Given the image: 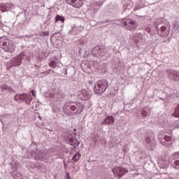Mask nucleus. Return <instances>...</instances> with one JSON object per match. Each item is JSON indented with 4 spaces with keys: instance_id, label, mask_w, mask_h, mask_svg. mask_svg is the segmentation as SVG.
<instances>
[{
    "instance_id": "nucleus-1",
    "label": "nucleus",
    "mask_w": 179,
    "mask_h": 179,
    "mask_svg": "<svg viewBox=\"0 0 179 179\" xmlns=\"http://www.w3.org/2000/svg\"><path fill=\"white\" fill-rule=\"evenodd\" d=\"M63 111L67 115H72L73 113L74 114H80L83 111V105L79 102L66 101L63 106Z\"/></svg>"
},
{
    "instance_id": "nucleus-2",
    "label": "nucleus",
    "mask_w": 179,
    "mask_h": 179,
    "mask_svg": "<svg viewBox=\"0 0 179 179\" xmlns=\"http://www.w3.org/2000/svg\"><path fill=\"white\" fill-rule=\"evenodd\" d=\"M50 156L51 154L50 153L49 150H31V151H29L27 154V157L28 159H31L34 157L35 160H40L41 162H45V160H48L50 159Z\"/></svg>"
},
{
    "instance_id": "nucleus-3",
    "label": "nucleus",
    "mask_w": 179,
    "mask_h": 179,
    "mask_svg": "<svg viewBox=\"0 0 179 179\" xmlns=\"http://www.w3.org/2000/svg\"><path fill=\"white\" fill-rule=\"evenodd\" d=\"M0 47L3 51L10 52V54L15 52V50H16V45H15V43L6 38V36L0 37Z\"/></svg>"
},
{
    "instance_id": "nucleus-4",
    "label": "nucleus",
    "mask_w": 179,
    "mask_h": 179,
    "mask_svg": "<svg viewBox=\"0 0 179 179\" xmlns=\"http://www.w3.org/2000/svg\"><path fill=\"white\" fill-rule=\"evenodd\" d=\"M108 87V81L101 80L96 83L94 87V91L96 94H103Z\"/></svg>"
},
{
    "instance_id": "nucleus-5",
    "label": "nucleus",
    "mask_w": 179,
    "mask_h": 179,
    "mask_svg": "<svg viewBox=\"0 0 179 179\" xmlns=\"http://www.w3.org/2000/svg\"><path fill=\"white\" fill-rule=\"evenodd\" d=\"M14 100H15V101H23V103L30 104L33 100V96H31L30 93L17 94L14 96Z\"/></svg>"
},
{
    "instance_id": "nucleus-6",
    "label": "nucleus",
    "mask_w": 179,
    "mask_h": 179,
    "mask_svg": "<svg viewBox=\"0 0 179 179\" xmlns=\"http://www.w3.org/2000/svg\"><path fill=\"white\" fill-rule=\"evenodd\" d=\"M122 24L126 30H130V31H134L138 27V23L129 18H124L122 20Z\"/></svg>"
},
{
    "instance_id": "nucleus-7",
    "label": "nucleus",
    "mask_w": 179,
    "mask_h": 179,
    "mask_svg": "<svg viewBox=\"0 0 179 179\" xmlns=\"http://www.w3.org/2000/svg\"><path fill=\"white\" fill-rule=\"evenodd\" d=\"M46 97H48L50 101H52L53 103H55V101H61L62 93L59 90H50L46 94Z\"/></svg>"
},
{
    "instance_id": "nucleus-8",
    "label": "nucleus",
    "mask_w": 179,
    "mask_h": 179,
    "mask_svg": "<svg viewBox=\"0 0 179 179\" xmlns=\"http://www.w3.org/2000/svg\"><path fill=\"white\" fill-rule=\"evenodd\" d=\"M24 53L21 52L17 56L13 58L9 62L8 68H12L13 66H20L22 65V62H23V59H24Z\"/></svg>"
},
{
    "instance_id": "nucleus-9",
    "label": "nucleus",
    "mask_w": 179,
    "mask_h": 179,
    "mask_svg": "<svg viewBox=\"0 0 179 179\" xmlns=\"http://www.w3.org/2000/svg\"><path fill=\"white\" fill-rule=\"evenodd\" d=\"M169 162L173 169H178L179 170V152L172 154L169 157Z\"/></svg>"
},
{
    "instance_id": "nucleus-10",
    "label": "nucleus",
    "mask_w": 179,
    "mask_h": 179,
    "mask_svg": "<svg viewBox=\"0 0 179 179\" xmlns=\"http://www.w3.org/2000/svg\"><path fill=\"white\" fill-rule=\"evenodd\" d=\"M113 173L114 174V177H116V178L120 179L123 176H125L127 173H128V169L126 168H122L121 166H115L113 169Z\"/></svg>"
},
{
    "instance_id": "nucleus-11",
    "label": "nucleus",
    "mask_w": 179,
    "mask_h": 179,
    "mask_svg": "<svg viewBox=\"0 0 179 179\" xmlns=\"http://www.w3.org/2000/svg\"><path fill=\"white\" fill-rule=\"evenodd\" d=\"M107 54V49L101 48L100 46H96L92 49V55L94 57H104Z\"/></svg>"
},
{
    "instance_id": "nucleus-12",
    "label": "nucleus",
    "mask_w": 179,
    "mask_h": 179,
    "mask_svg": "<svg viewBox=\"0 0 179 179\" xmlns=\"http://www.w3.org/2000/svg\"><path fill=\"white\" fill-rule=\"evenodd\" d=\"M104 1L105 0H99V1H94V3H91V7L90 8V12H92V13H97Z\"/></svg>"
},
{
    "instance_id": "nucleus-13",
    "label": "nucleus",
    "mask_w": 179,
    "mask_h": 179,
    "mask_svg": "<svg viewBox=\"0 0 179 179\" xmlns=\"http://www.w3.org/2000/svg\"><path fill=\"white\" fill-rule=\"evenodd\" d=\"M155 29L160 37H169V34H170V29H167L166 27H161L160 29L156 27Z\"/></svg>"
},
{
    "instance_id": "nucleus-14",
    "label": "nucleus",
    "mask_w": 179,
    "mask_h": 179,
    "mask_svg": "<svg viewBox=\"0 0 179 179\" xmlns=\"http://www.w3.org/2000/svg\"><path fill=\"white\" fill-rule=\"evenodd\" d=\"M92 96V92L90 91H87L86 90H81L78 92V97L80 100H89Z\"/></svg>"
},
{
    "instance_id": "nucleus-15",
    "label": "nucleus",
    "mask_w": 179,
    "mask_h": 179,
    "mask_svg": "<svg viewBox=\"0 0 179 179\" xmlns=\"http://www.w3.org/2000/svg\"><path fill=\"white\" fill-rule=\"evenodd\" d=\"M15 8V5L12 3H6L0 4V12H9Z\"/></svg>"
},
{
    "instance_id": "nucleus-16",
    "label": "nucleus",
    "mask_w": 179,
    "mask_h": 179,
    "mask_svg": "<svg viewBox=\"0 0 179 179\" xmlns=\"http://www.w3.org/2000/svg\"><path fill=\"white\" fill-rule=\"evenodd\" d=\"M168 76L171 80H179V72L174 69L167 70Z\"/></svg>"
},
{
    "instance_id": "nucleus-17",
    "label": "nucleus",
    "mask_w": 179,
    "mask_h": 179,
    "mask_svg": "<svg viewBox=\"0 0 179 179\" xmlns=\"http://www.w3.org/2000/svg\"><path fill=\"white\" fill-rule=\"evenodd\" d=\"M66 2L74 8H80L83 5V0H66Z\"/></svg>"
},
{
    "instance_id": "nucleus-18",
    "label": "nucleus",
    "mask_w": 179,
    "mask_h": 179,
    "mask_svg": "<svg viewBox=\"0 0 179 179\" xmlns=\"http://www.w3.org/2000/svg\"><path fill=\"white\" fill-rule=\"evenodd\" d=\"M83 30V27L82 26H74L69 31V34L73 36H78L80 31Z\"/></svg>"
},
{
    "instance_id": "nucleus-19",
    "label": "nucleus",
    "mask_w": 179,
    "mask_h": 179,
    "mask_svg": "<svg viewBox=\"0 0 179 179\" xmlns=\"http://www.w3.org/2000/svg\"><path fill=\"white\" fill-rule=\"evenodd\" d=\"M12 92H13V89L9 87V85H3L0 86V93L1 94H8V93H12Z\"/></svg>"
},
{
    "instance_id": "nucleus-20",
    "label": "nucleus",
    "mask_w": 179,
    "mask_h": 179,
    "mask_svg": "<svg viewBox=\"0 0 179 179\" xmlns=\"http://www.w3.org/2000/svg\"><path fill=\"white\" fill-rule=\"evenodd\" d=\"M101 124L103 125H113L114 124V117L113 116H107Z\"/></svg>"
},
{
    "instance_id": "nucleus-21",
    "label": "nucleus",
    "mask_w": 179,
    "mask_h": 179,
    "mask_svg": "<svg viewBox=\"0 0 179 179\" xmlns=\"http://www.w3.org/2000/svg\"><path fill=\"white\" fill-rule=\"evenodd\" d=\"M68 143L71 146H73V148H76L77 146H79V145H80V143H79V141H78V139L73 137L70 138L69 139Z\"/></svg>"
},
{
    "instance_id": "nucleus-22",
    "label": "nucleus",
    "mask_w": 179,
    "mask_h": 179,
    "mask_svg": "<svg viewBox=\"0 0 179 179\" xmlns=\"http://www.w3.org/2000/svg\"><path fill=\"white\" fill-rule=\"evenodd\" d=\"M143 143L145 145V146H152V138H150V135L145 137V140L143 141Z\"/></svg>"
},
{
    "instance_id": "nucleus-23",
    "label": "nucleus",
    "mask_w": 179,
    "mask_h": 179,
    "mask_svg": "<svg viewBox=\"0 0 179 179\" xmlns=\"http://www.w3.org/2000/svg\"><path fill=\"white\" fill-rule=\"evenodd\" d=\"M58 22H61V23H64V22H65V17L59 15H57L55 17V22L57 23Z\"/></svg>"
},
{
    "instance_id": "nucleus-24",
    "label": "nucleus",
    "mask_w": 179,
    "mask_h": 179,
    "mask_svg": "<svg viewBox=\"0 0 179 179\" xmlns=\"http://www.w3.org/2000/svg\"><path fill=\"white\" fill-rule=\"evenodd\" d=\"M141 114L143 117H147V115H149V114H150V110H149V108L145 107L141 112Z\"/></svg>"
},
{
    "instance_id": "nucleus-25",
    "label": "nucleus",
    "mask_w": 179,
    "mask_h": 179,
    "mask_svg": "<svg viewBox=\"0 0 179 179\" xmlns=\"http://www.w3.org/2000/svg\"><path fill=\"white\" fill-rule=\"evenodd\" d=\"M172 115L175 117V118H179V104H177L175 111L172 113Z\"/></svg>"
},
{
    "instance_id": "nucleus-26",
    "label": "nucleus",
    "mask_w": 179,
    "mask_h": 179,
    "mask_svg": "<svg viewBox=\"0 0 179 179\" xmlns=\"http://www.w3.org/2000/svg\"><path fill=\"white\" fill-rule=\"evenodd\" d=\"M79 159H80V153L78 152L74 155V156L72 158V160L74 163H76V162H78Z\"/></svg>"
},
{
    "instance_id": "nucleus-27",
    "label": "nucleus",
    "mask_w": 179,
    "mask_h": 179,
    "mask_svg": "<svg viewBox=\"0 0 179 179\" xmlns=\"http://www.w3.org/2000/svg\"><path fill=\"white\" fill-rule=\"evenodd\" d=\"M145 6V4L142 3V1L139 0L138 3L135 6L136 10H139V9H141V8H143Z\"/></svg>"
},
{
    "instance_id": "nucleus-28",
    "label": "nucleus",
    "mask_w": 179,
    "mask_h": 179,
    "mask_svg": "<svg viewBox=\"0 0 179 179\" xmlns=\"http://www.w3.org/2000/svg\"><path fill=\"white\" fill-rule=\"evenodd\" d=\"M159 141L161 142L162 145L166 146V148H170V146H171V143H166V141H163L162 138H159Z\"/></svg>"
},
{
    "instance_id": "nucleus-29",
    "label": "nucleus",
    "mask_w": 179,
    "mask_h": 179,
    "mask_svg": "<svg viewBox=\"0 0 179 179\" xmlns=\"http://www.w3.org/2000/svg\"><path fill=\"white\" fill-rule=\"evenodd\" d=\"M49 66H50V68H57V63L55 62V61L52 60L50 63H49Z\"/></svg>"
},
{
    "instance_id": "nucleus-30",
    "label": "nucleus",
    "mask_w": 179,
    "mask_h": 179,
    "mask_svg": "<svg viewBox=\"0 0 179 179\" xmlns=\"http://www.w3.org/2000/svg\"><path fill=\"white\" fill-rule=\"evenodd\" d=\"M164 141H165V142H171V136H164Z\"/></svg>"
},
{
    "instance_id": "nucleus-31",
    "label": "nucleus",
    "mask_w": 179,
    "mask_h": 179,
    "mask_svg": "<svg viewBox=\"0 0 179 179\" xmlns=\"http://www.w3.org/2000/svg\"><path fill=\"white\" fill-rule=\"evenodd\" d=\"M124 8H126V9H132V6H134V4H132V3H126L124 6Z\"/></svg>"
},
{
    "instance_id": "nucleus-32",
    "label": "nucleus",
    "mask_w": 179,
    "mask_h": 179,
    "mask_svg": "<svg viewBox=\"0 0 179 179\" xmlns=\"http://www.w3.org/2000/svg\"><path fill=\"white\" fill-rule=\"evenodd\" d=\"M99 23L100 24H107V23H110V20H106L105 21L100 22Z\"/></svg>"
},
{
    "instance_id": "nucleus-33",
    "label": "nucleus",
    "mask_w": 179,
    "mask_h": 179,
    "mask_svg": "<svg viewBox=\"0 0 179 179\" xmlns=\"http://www.w3.org/2000/svg\"><path fill=\"white\" fill-rule=\"evenodd\" d=\"M29 149H37V145H36L35 144H31L29 146Z\"/></svg>"
},
{
    "instance_id": "nucleus-34",
    "label": "nucleus",
    "mask_w": 179,
    "mask_h": 179,
    "mask_svg": "<svg viewBox=\"0 0 179 179\" xmlns=\"http://www.w3.org/2000/svg\"><path fill=\"white\" fill-rule=\"evenodd\" d=\"M42 34H43V36H47L50 35V32H48V31H43V32H42Z\"/></svg>"
},
{
    "instance_id": "nucleus-35",
    "label": "nucleus",
    "mask_w": 179,
    "mask_h": 179,
    "mask_svg": "<svg viewBox=\"0 0 179 179\" xmlns=\"http://www.w3.org/2000/svg\"><path fill=\"white\" fill-rule=\"evenodd\" d=\"M30 93H31L33 97H36V92L34 90H31Z\"/></svg>"
},
{
    "instance_id": "nucleus-36",
    "label": "nucleus",
    "mask_w": 179,
    "mask_h": 179,
    "mask_svg": "<svg viewBox=\"0 0 179 179\" xmlns=\"http://www.w3.org/2000/svg\"><path fill=\"white\" fill-rule=\"evenodd\" d=\"M66 179H71V176H69V172L66 173Z\"/></svg>"
},
{
    "instance_id": "nucleus-37",
    "label": "nucleus",
    "mask_w": 179,
    "mask_h": 179,
    "mask_svg": "<svg viewBox=\"0 0 179 179\" xmlns=\"http://www.w3.org/2000/svg\"><path fill=\"white\" fill-rule=\"evenodd\" d=\"M63 72H64V75H68V69H63Z\"/></svg>"
},
{
    "instance_id": "nucleus-38",
    "label": "nucleus",
    "mask_w": 179,
    "mask_h": 179,
    "mask_svg": "<svg viewBox=\"0 0 179 179\" xmlns=\"http://www.w3.org/2000/svg\"><path fill=\"white\" fill-rule=\"evenodd\" d=\"M80 43H81V45H83V44H85V43H83V41L80 40Z\"/></svg>"
},
{
    "instance_id": "nucleus-39",
    "label": "nucleus",
    "mask_w": 179,
    "mask_h": 179,
    "mask_svg": "<svg viewBox=\"0 0 179 179\" xmlns=\"http://www.w3.org/2000/svg\"><path fill=\"white\" fill-rule=\"evenodd\" d=\"M178 128H179V121L177 122Z\"/></svg>"
},
{
    "instance_id": "nucleus-40",
    "label": "nucleus",
    "mask_w": 179,
    "mask_h": 179,
    "mask_svg": "<svg viewBox=\"0 0 179 179\" xmlns=\"http://www.w3.org/2000/svg\"><path fill=\"white\" fill-rule=\"evenodd\" d=\"M148 33H150V31H151L150 29H148Z\"/></svg>"
},
{
    "instance_id": "nucleus-41",
    "label": "nucleus",
    "mask_w": 179,
    "mask_h": 179,
    "mask_svg": "<svg viewBox=\"0 0 179 179\" xmlns=\"http://www.w3.org/2000/svg\"><path fill=\"white\" fill-rule=\"evenodd\" d=\"M64 97H65V99H68V97H69V96H66Z\"/></svg>"
},
{
    "instance_id": "nucleus-42",
    "label": "nucleus",
    "mask_w": 179,
    "mask_h": 179,
    "mask_svg": "<svg viewBox=\"0 0 179 179\" xmlns=\"http://www.w3.org/2000/svg\"><path fill=\"white\" fill-rule=\"evenodd\" d=\"M49 71H50V72H51V71H52V72H54V71H52V70H51V69H50Z\"/></svg>"
},
{
    "instance_id": "nucleus-43",
    "label": "nucleus",
    "mask_w": 179,
    "mask_h": 179,
    "mask_svg": "<svg viewBox=\"0 0 179 179\" xmlns=\"http://www.w3.org/2000/svg\"><path fill=\"white\" fill-rule=\"evenodd\" d=\"M0 17H2L0 15Z\"/></svg>"
},
{
    "instance_id": "nucleus-44",
    "label": "nucleus",
    "mask_w": 179,
    "mask_h": 179,
    "mask_svg": "<svg viewBox=\"0 0 179 179\" xmlns=\"http://www.w3.org/2000/svg\"><path fill=\"white\" fill-rule=\"evenodd\" d=\"M47 73L48 74V73H50L48 72Z\"/></svg>"
}]
</instances>
